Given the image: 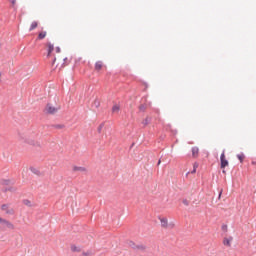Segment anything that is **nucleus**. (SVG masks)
I'll use <instances>...</instances> for the list:
<instances>
[{
  "mask_svg": "<svg viewBox=\"0 0 256 256\" xmlns=\"http://www.w3.org/2000/svg\"><path fill=\"white\" fill-rule=\"evenodd\" d=\"M1 229H15V225L9 222V220L0 218Z\"/></svg>",
  "mask_w": 256,
  "mask_h": 256,
  "instance_id": "obj_1",
  "label": "nucleus"
},
{
  "mask_svg": "<svg viewBox=\"0 0 256 256\" xmlns=\"http://www.w3.org/2000/svg\"><path fill=\"white\" fill-rule=\"evenodd\" d=\"M229 165V160L225 158V151L220 155V169H225Z\"/></svg>",
  "mask_w": 256,
  "mask_h": 256,
  "instance_id": "obj_2",
  "label": "nucleus"
},
{
  "mask_svg": "<svg viewBox=\"0 0 256 256\" xmlns=\"http://www.w3.org/2000/svg\"><path fill=\"white\" fill-rule=\"evenodd\" d=\"M57 111H59V108H57V107L51 105V103H48V104L46 105V113H47L48 115H55V113H57Z\"/></svg>",
  "mask_w": 256,
  "mask_h": 256,
  "instance_id": "obj_3",
  "label": "nucleus"
},
{
  "mask_svg": "<svg viewBox=\"0 0 256 256\" xmlns=\"http://www.w3.org/2000/svg\"><path fill=\"white\" fill-rule=\"evenodd\" d=\"M192 157H198L199 156V147H197V146H194V147H192Z\"/></svg>",
  "mask_w": 256,
  "mask_h": 256,
  "instance_id": "obj_4",
  "label": "nucleus"
},
{
  "mask_svg": "<svg viewBox=\"0 0 256 256\" xmlns=\"http://www.w3.org/2000/svg\"><path fill=\"white\" fill-rule=\"evenodd\" d=\"M55 49V45H53L51 42L48 43V57L53 53V50Z\"/></svg>",
  "mask_w": 256,
  "mask_h": 256,
  "instance_id": "obj_5",
  "label": "nucleus"
},
{
  "mask_svg": "<svg viewBox=\"0 0 256 256\" xmlns=\"http://www.w3.org/2000/svg\"><path fill=\"white\" fill-rule=\"evenodd\" d=\"M102 67H103V62L102 61H97L95 63V70L96 71H101Z\"/></svg>",
  "mask_w": 256,
  "mask_h": 256,
  "instance_id": "obj_6",
  "label": "nucleus"
},
{
  "mask_svg": "<svg viewBox=\"0 0 256 256\" xmlns=\"http://www.w3.org/2000/svg\"><path fill=\"white\" fill-rule=\"evenodd\" d=\"M147 249V247L143 244H138L136 245V249L135 251H145Z\"/></svg>",
  "mask_w": 256,
  "mask_h": 256,
  "instance_id": "obj_7",
  "label": "nucleus"
},
{
  "mask_svg": "<svg viewBox=\"0 0 256 256\" xmlns=\"http://www.w3.org/2000/svg\"><path fill=\"white\" fill-rule=\"evenodd\" d=\"M45 37H47V31H42L38 34L37 39L42 40L45 39Z\"/></svg>",
  "mask_w": 256,
  "mask_h": 256,
  "instance_id": "obj_8",
  "label": "nucleus"
},
{
  "mask_svg": "<svg viewBox=\"0 0 256 256\" xmlns=\"http://www.w3.org/2000/svg\"><path fill=\"white\" fill-rule=\"evenodd\" d=\"M161 227H167L168 220L167 218H160Z\"/></svg>",
  "mask_w": 256,
  "mask_h": 256,
  "instance_id": "obj_9",
  "label": "nucleus"
},
{
  "mask_svg": "<svg viewBox=\"0 0 256 256\" xmlns=\"http://www.w3.org/2000/svg\"><path fill=\"white\" fill-rule=\"evenodd\" d=\"M30 171L34 173V175H41V172L35 167H30Z\"/></svg>",
  "mask_w": 256,
  "mask_h": 256,
  "instance_id": "obj_10",
  "label": "nucleus"
},
{
  "mask_svg": "<svg viewBox=\"0 0 256 256\" xmlns=\"http://www.w3.org/2000/svg\"><path fill=\"white\" fill-rule=\"evenodd\" d=\"M37 21H33L30 25L29 31H33L34 29H37Z\"/></svg>",
  "mask_w": 256,
  "mask_h": 256,
  "instance_id": "obj_11",
  "label": "nucleus"
},
{
  "mask_svg": "<svg viewBox=\"0 0 256 256\" xmlns=\"http://www.w3.org/2000/svg\"><path fill=\"white\" fill-rule=\"evenodd\" d=\"M11 184V180L10 179H2L1 180V185H10Z\"/></svg>",
  "mask_w": 256,
  "mask_h": 256,
  "instance_id": "obj_12",
  "label": "nucleus"
},
{
  "mask_svg": "<svg viewBox=\"0 0 256 256\" xmlns=\"http://www.w3.org/2000/svg\"><path fill=\"white\" fill-rule=\"evenodd\" d=\"M51 127H53L54 129H63L65 127V125H63V124H54Z\"/></svg>",
  "mask_w": 256,
  "mask_h": 256,
  "instance_id": "obj_13",
  "label": "nucleus"
},
{
  "mask_svg": "<svg viewBox=\"0 0 256 256\" xmlns=\"http://www.w3.org/2000/svg\"><path fill=\"white\" fill-rule=\"evenodd\" d=\"M237 159H239L240 163H243V160L245 159V154H243V153L238 154Z\"/></svg>",
  "mask_w": 256,
  "mask_h": 256,
  "instance_id": "obj_14",
  "label": "nucleus"
},
{
  "mask_svg": "<svg viewBox=\"0 0 256 256\" xmlns=\"http://www.w3.org/2000/svg\"><path fill=\"white\" fill-rule=\"evenodd\" d=\"M128 245H129V247H131V249H134V251L137 248V244H135V242H133V241H129Z\"/></svg>",
  "mask_w": 256,
  "mask_h": 256,
  "instance_id": "obj_15",
  "label": "nucleus"
},
{
  "mask_svg": "<svg viewBox=\"0 0 256 256\" xmlns=\"http://www.w3.org/2000/svg\"><path fill=\"white\" fill-rule=\"evenodd\" d=\"M73 171H85V167L74 166V167H73Z\"/></svg>",
  "mask_w": 256,
  "mask_h": 256,
  "instance_id": "obj_16",
  "label": "nucleus"
},
{
  "mask_svg": "<svg viewBox=\"0 0 256 256\" xmlns=\"http://www.w3.org/2000/svg\"><path fill=\"white\" fill-rule=\"evenodd\" d=\"M23 204L26 205L27 207H31L32 206L31 200H29V199H24L23 200Z\"/></svg>",
  "mask_w": 256,
  "mask_h": 256,
  "instance_id": "obj_17",
  "label": "nucleus"
},
{
  "mask_svg": "<svg viewBox=\"0 0 256 256\" xmlns=\"http://www.w3.org/2000/svg\"><path fill=\"white\" fill-rule=\"evenodd\" d=\"M71 251H73V253H77V252L81 251V249L78 248V247L75 246V245H72V246H71Z\"/></svg>",
  "mask_w": 256,
  "mask_h": 256,
  "instance_id": "obj_18",
  "label": "nucleus"
},
{
  "mask_svg": "<svg viewBox=\"0 0 256 256\" xmlns=\"http://www.w3.org/2000/svg\"><path fill=\"white\" fill-rule=\"evenodd\" d=\"M93 106L96 107V109H99V107L101 106V102H99V100H94Z\"/></svg>",
  "mask_w": 256,
  "mask_h": 256,
  "instance_id": "obj_19",
  "label": "nucleus"
},
{
  "mask_svg": "<svg viewBox=\"0 0 256 256\" xmlns=\"http://www.w3.org/2000/svg\"><path fill=\"white\" fill-rule=\"evenodd\" d=\"M1 209H2V211H5V213H7V211L9 210V204H3L1 206Z\"/></svg>",
  "mask_w": 256,
  "mask_h": 256,
  "instance_id": "obj_20",
  "label": "nucleus"
},
{
  "mask_svg": "<svg viewBox=\"0 0 256 256\" xmlns=\"http://www.w3.org/2000/svg\"><path fill=\"white\" fill-rule=\"evenodd\" d=\"M121 108L119 107V105H114L112 107V113H117V111H119Z\"/></svg>",
  "mask_w": 256,
  "mask_h": 256,
  "instance_id": "obj_21",
  "label": "nucleus"
},
{
  "mask_svg": "<svg viewBox=\"0 0 256 256\" xmlns=\"http://www.w3.org/2000/svg\"><path fill=\"white\" fill-rule=\"evenodd\" d=\"M103 127H105V122H102L99 126H98V133H101V131H103Z\"/></svg>",
  "mask_w": 256,
  "mask_h": 256,
  "instance_id": "obj_22",
  "label": "nucleus"
},
{
  "mask_svg": "<svg viewBox=\"0 0 256 256\" xmlns=\"http://www.w3.org/2000/svg\"><path fill=\"white\" fill-rule=\"evenodd\" d=\"M6 215H15V210L13 208L6 210Z\"/></svg>",
  "mask_w": 256,
  "mask_h": 256,
  "instance_id": "obj_23",
  "label": "nucleus"
},
{
  "mask_svg": "<svg viewBox=\"0 0 256 256\" xmlns=\"http://www.w3.org/2000/svg\"><path fill=\"white\" fill-rule=\"evenodd\" d=\"M148 123H151V119L146 118V119L143 120L142 125H144V127H146V125H147Z\"/></svg>",
  "mask_w": 256,
  "mask_h": 256,
  "instance_id": "obj_24",
  "label": "nucleus"
},
{
  "mask_svg": "<svg viewBox=\"0 0 256 256\" xmlns=\"http://www.w3.org/2000/svg\"><path fill=\"white\" fill-rule=\"evenodd\" d=\"M145 109H146L145 104H141V105L139 106V111L144 112Z\"/></svg>",
  "mask_w": 256,
  "mask_h": 256,
  "instance_id": "obj_25",
  "label": "nucleus"
},
{
  "mask_svg": "<svg viewBox=\"0 0 256 256\" xmlns=\"http://www.w3.org/2000/svg\"><path fill=\"white\" fill-rule=\"evenodd\" d=\"M224 245H228V246H230L231 245V240H229V239H225L224 240Z\"/></svg>",
  "mask_w": 256,
  "mask_h": 256,
  "instance_id": "obj_26",
  "label": "nucleus"
},
{
  "mask_svg": "<svg viewBox=\"0 0 256 256\" xmlns=\"http://www.w3.org/2000/svg\"><path fill=\"white\" fill-rule=\"evenodd\" d=\"M182 203H183V205L189 206V201H188L187 199H184V200L182 201Z\"/></svg>",
  "mask_w": 256,
  "mask_h": 256,
  "instance_id": "obj_27",
  "label": "nucleus"
},
{
  "mask_svg": "<svg viewBox=\"0 0 256 256\" xmlns=\"http://www.w3.org/2000/svg\"><path fill=\"white\" fill-rule=\"evenodd\" d=\"M222 231H227V224L222 225Z\"/></svg>",
  "mask_w": 256,
  "mask_h": 256,
  "instance_id": "obj_28",
  "label": "nucleus"
},
{
  "mask_svg": "<svg viewBox=\"0 0 256 256\" xmlns=\"http://www.w3.org/2000/svg\"><path fill=\"white\" fill-rule=\"evenodd\" d=\"M56 53H61V47L59 46L56 47Z\"/></svg>",
  "mask_w": 256,
  "mask_h": 256,
  "instance_id": "obj_29",
  "label": "nucleus"
},
{
  "mask_svg": "<svg viewBox=\"0 0 256 256\" xmlns=\"http://www.w3.org/2000/svg\"><path fill=\"white\" fill-rule=\"evenodd\" d=\"M17 0H10V3H12V5H15Z\"/></svg>",
  "mask_w": 256,
  "mask_h": 256,
  "instance_id": "obj_30",
  "label": "nucleus"
},
{
  "mask_svg": "<svg viewBox=\"0 0 256 256\" xmlns=\"http://www.w3.org/2000/svg\"><path fill=\"white\" fill-rule=\"evenodd\" d=\"M83 255H84V256H89L90 253H89V252H83Z\"/></svg>",
  "mask_w": 256,
  "mask_h": 256,
  "instance_id": "obj_31",
  "label": "nucleus"
},
{
  "mask_svg": "<svg viewBox=\"0 0 256 256\" xmlns=\"http://www.w3.org/2000/svg\"><path fill=\"white\" fill-rule=\"evenodd\" d=\"M197 172V168H193L192 173H196Z\"/></svg>",
  "mask_w": 256,
  "mask_h": 256,
  "instance_id": "obj_32",
  "label": "nucleus"
},
{
  "mask_svg": "<svg viewBox=\"0 0 256 256\" xmlns=\"http://www.w3.org/2000/svg\"><path fill=\"white\" fill-rule=\"evenodd\" d=\"M157 165H161V159L158 160Z\"/></svg>",
  "mask_w": 256,
  "mask_h": 256,
  "instance_id": "obj_33",
  "label": "nucleus"
},
{
  "mask_svg": "<svg viewBox=\"0 0 256 256\" xmlns=\"http://www.w3.org/2000/svg\"><path fill=\"white\" fill-rule=\"evenodd\" d=\"M7 191H11V188H6V189H5V192H7Z\"/></svg>",
  "mask_w": 256,
  "mask_h": 256,
  "instance_id": "obj_34",
  "label": "nucleus"
},
{
  "mask_svg": "<svg viewBox=\"0 0 256 256\" xmlns=\"http://www.w3.org/2000/svg\"><path fill=\"white\" fill-rule=\"evenodd\" d=\"M252 165H256V162H255V161H252Z\"/></svg>",
  "mask_w": 256,
  "mask_h": 256,
  "instance_id": "obj_35",
  "label": "nucleus"
},
{
  "mask_svg": "<svg viewBox=\"0 0 256 256\" xmlns=\"http://www.w3.org/2000/svg\"><path fill=\"white\" fill-rule=\"evenodd\" d=\"M55 61H57V58H54L53 63H55Z\"/></svg>",
  "mask_w": 256,
  "mask_h": 256,
  "instance_id": "obj_36",
  "label": "nucleus"
},
{
  "mask_svg": "<svg viewBox=\"0 0 256 256\" xmlns=\"http://www.w3.org/2000/svg\"><path fill=\"white\" fill-rule=\"evenodd\" d=\"M63 61H64V63H65V61H67V57H66V58H64V59H63Z\"/></svg>",
  "mask_w": 256,
  "mask_h": 256,
  "instance_id": "obj_37",
  "label": "nucleus"
},
{
  "mask_svg": "<svg viewBox=\"0 0 256 256\" xmlns=\"http://www.w3.org/2000/svg\"><path fill=\"white\" fill-rule=\"evenodd\" d=\"M194 169H197V165H194Z\"/></svg>",
  "mask_w": 256,
  "mask_h": 256,
  "instance_id": "obj_38",
  "label": "nucleus"
},
{
  "mask_svg": "<svg viewBox=\"0 0 256 256\" xmlns=\"http://www.w3.org/2000/svg\"><path fill=\"white\" fill-rule=\"evenodd\" d=\"M221 193H222V192H219V197H221Z\"/></svg>",
  "mask_w": 256,
  "mask_h": 256,
  "instance_id": "obj_39",
  "label": "nucleus"
},
{
  "mask_svg": "<svg viewBox=\"0 0 256 256\" xmlns=\"http://www.w3.org/2000/svg\"><path fill=\"white\" fill-rule=\"evenodd\" d=\"M0 77H1V73H0Z\"/></svg>",
  "mask_w": 256,
  "mask_h": 256,
  "instance_id": "obj_40",
  "label": "nucleus"
}]
</instances>
